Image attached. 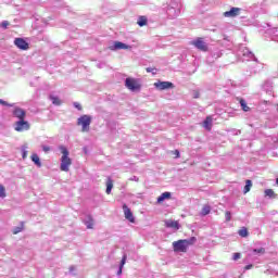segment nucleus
Instances as JSON below:
<instances>
[{
	"label": "nucleus",
	"mask_w": 278,
	"mask_h": 278,
	"mask_svg": "<svg viewBox=\"0 0 278 278\" xmlns=\"http://www.w3.org/2000/svg\"><path fill=\"white\" fill-rule=\"evenodd\" d=\"M210 212H212V206L205 204V205L202 207L201 216H207V214H210Z\"/></svg>",
	"instance_id": "nucleus-21"
},
{
	"label": "nucleus",
	"mask_w": 278,
	"mask_h": 278,
	"mask_svg": "<svg viewBox=\"0 0 278 278\" xmlns=\"http://www.w3.org/2000/svg\"><path fill=\"white\" fill-rule=\"evenodd\" d=\"M238 233L241 238H249V229L247 227L239 229Z\"/></svg>",
	"instance_id": "nucleus-22"
},
{
	"label": "nucleus",
	"mask_w": 278,
	"mask_h": 278,
	"mask_svg": "<svg viewBox=\"0 0 278 278\" xmlns=\"http://www.w3.org/2000/svg\"><path fill=\"white\" fill-rule=\"evenodd\" d=\"M147 23H148L147 16L144 15L139 16L137 21V25H139V27H144Z\"/></svg>",
	"instance_id": "nucleus-18"
},
{
	"label": "nucleus",
	"mask_w": 278,
	"mask_h": 278,
	"mask_svg": "<svg viewBox=\"0 0 278 278\" xmlns=\"http://www.w3.org/2000/svg\"><path fill=\"white\" fill-rule=\"evenodd\" d=\"M111 51H119L121 49L127 50L131 49V46H127L126 43H123L121 41H115L112 47H110Z\"/></svg>",
	"instance_id": "nucleus-11"
},
{
	"label": "nucleus",
	"mask_w": 278,
	"mask_h": 278,
	"mask_svg": "<svg viewBox=\"0 0 278 278\" xmlns=\"http://www.w3.org/2000/svg\"><path fill=\"white\" fill-rule=\"evenodd\" d=\"M170 199V192L166 191L163 192L159 198H157V203H164V201Z\"/></svg>",
	"instance_id": "nucleus-15"
},
{
	"label": "nucleus",
	"mask_w": 278,
	"mask_h": 278,
	"mask_svg": "<svg viewBox=\"0 0 278 278\" xmlns=\"http://www.w3.org/2000/svg\"><path fill=\"white\" fill-rule=\"evenodd\" d=\"M264 194L265 197H269V199H277V193L273 189H266Z\"/></svg>",
	"instance_id": "nucleus-19"
},
{
	"label": "nucleus",
	"mask_w": 278,
	"mask_h": 278,
	"mask_svg": "<svg viewBox=\"0 0 278 278\" xmlns=\"http://www.w3.org/2000/svg\"><path fill=\"white\" fill-rule=\"evenodd\" d=\"M165 227H167L168 229L178 230L179 229V222L173 220V219L166 220L165 222Z\"/></svg>",
	"instance_id": "nucleus-14"
},
{
	"label": "nucleus",
	"mask_w": 278,
	"mask_h": 278,
	"mask_svg": "<svg viewBox=\"0 0 278 278\" xmlns=\"http://www.w3.org/2000/svg\"><path fill=\"white\" fill-rule=\"evenodd\" d=\"M42 149L45 153H49V151H51V148L49 146H43Z\"/></svg>",
	"instance_id": "nucleus-34"
},
{
	"label": "nucleus",
	"mask_w": 278,
	"mask_h": 278,
	"mask_svg": "<svg viewBox=\"0 0 278 278\" xmlns=\"http://www.w3.org/2000/svg\"><path fill=\"white\" fill-rule=\"evenodd\" d=\"M251 268H253V264L247 265V266L244 267V270H251Z\"/></svg>",
	"instance_id": "nucleus-36"
},
{
	"label": "nucleus",
	"mask_w": 278,
	"mask_h": 278,
	"mask_svg": "<svg viewBox=\"0 0 278 278\" xmlns=\"http://www.w3.org/2000/svg\"><path fill=\"white\" fill-rule=\"evenodd\" d=\"M123 211L125 218L129 220V223H136V218H134V213H131V210L129 208V206H127V204L123 205Z\"/></svg>",
	"instance_id": "nucleus-9"
},
{
	"label": "nucleus",
	"mask_w": 278,
	"mask_h": 278,
	"mask_svg": "<svg viewBox=\"0 0 278 278\" xmlns=\"http://www.w3.org/2000/svg\"><path fill=\"white\" fill-rule=\"evenodd\" d=\"M253 253H260L261 255H264V253H266V249L261 248V249H254Z\"/></svg>",
	"instance_id": "nucleus-28"
},
{
	"label": "nucleus",
	"mask_w": 278,
	"mask_h": 278,
	"mask_svg": "<svg viewBox=\"0 0 278 278\" xmlns=\"http://www.w3.org/2000/svg\"><path fill=\"white\" fill-rule=\"evenodd\" d=\"M91 123H92V117H90V115H83L77 119V125L81 127L83 132L90 131Z\"/></svg>",
	"instance_id": "nucleus-3"
},
{
	"label": "nucleus",
	"mask_w": 278,
	"mask_h": 278,
	"mask_svg": "<svg viewBox=\"0 0 278 278\" xmlns=\"http://www.w3.org/2000/svg\"><path fill=\"white\" fill-rule=\"evenodd\" d=\"M31 125H29V122L25 119H20L15 122V131H29Z\"/></svg>",
	"instance_id": "nucleus-6"
},
{
	"label": "nucleus",
	"mask_w": 278,
	"mask_h": 278,
	"mask_svg": "<svg viewBox=\"0 0 278 278\" xmlns=\"http://www.w3.org/2000/svg\"><path fill=\"white\" fill-rule=\"evenodd\" d=\"M87 229H93L94 227V220L92 219V217H89V220L85 223Z\"/></svg>",
	"instance_id": "nucleus-26"
},
{
	"label": "nucleus",
	"mask_w": 278,
	"mask_h": 278,
	"mask_svg": "<svg viewBox=\"0 0 278 278\" xmlns=\"http://www.w3.org/2000/svg\"><path fill=\"white\" fill-rule=\"evenodd\" d=\"M10 26V22L4 21L1 23V27H3V29H8V27Z\"/></svg>",
	"instance_id": "nucleus-32"
},
{
	"label": "nucleus",
	"mask_w": 278,
	"mask_h": 278,
	"mask_svg": "<svg viewBox=\"0 0 278 278\" xmlns=\"http://www.w3.org/2000/svg\"><path fill=\"white\" fill-rule=\"evenodd\" d=\"M13 115L15 118H18V121H25V116H27V112L21 108H15L13 111Z\"/></svg>",
	"instance_id": "nucleus-12"
},
{
	"label": "nucleus",
	"mask_w": 278,
	"mask_h": 278,
	"mask_svg": "<svg viewBox=\"0 0 278 278\" xmlns=\"http://www.w3.org/2000/svg\"><path fill=\"white\" fill-rule=\"evenodd\" d=\"M50 100L52 101L53 105H62V100L55 96H50Z\"/></svg>",
	"instance_id": "nucleus-25"
},
{
	"label": "nucleus",
	"mask_w": 278,
	"mask_h": 278,
	"mask_svg": "<svg viewBox=\"0 0 278 278\" xmlns=\"http://www.w3.org/2000/svg\"><path fill=\"white\" fill-rule=\"evenodd\" d=\"M125 86L128 88V90H131V92H138L142 88V85H140V81L136 78H126Z\"/></svg>",
	"instance_id": "nucleus-4"
},
{
	"label": "nucleus",
	"mask_w": 278,
	"mask_h": 278,
	"mask_svg": "<svg viewBox=\"0 0 278 278\" xmlns=\"http://www.w3.org/2000/svg\"><path fill=\"white\" fill-rule=\"evenodd\" d=\"M31 162H34V164H36V166H38L40 168V166H42V163L40 162V156H38V154H31L30 156Z\"/></svg>",
	"instance_id": "nucleus-17"
},
{
	"label": "nucleus",
	"mask_w": 278,
	"mask_h": 278,
	"mask_svg": "<svg viewBox=\"0 0 278 278\" xmlns=\"http://www.w3.org/2000/svg\"><path fill=\"white\" fill-rule=\"evenodd\" d=\"M74 106H75L77 110H81V104H79V103H77V102L74 103Z\"/></svg>",
	"instance_id": "nucleus-35"
},
{
	"label": "nucleus",
	"mask_w": 278,
	"mask_h": 278,
	"mask_svg": "<svg viewBox=\"0 0 278 278\" xmlns=\"http://www.w3.org/2000/svg\"><path fill=\"white\" fill-rule=\"evenodd\" d=\"M242 257V254H240L239 252H237V253H235L233 255H232V260L235 261V262H238V260H240Z\"/></svg>",
	"instance_id": "nucleus-30"
},
{
	"label": "nucleus",
	"mask_w": 278,
	"mask_h": 278,
	"mask_svg": "<svg viewBox=\"0 0 278 278\" xmlns=\"http://www.w3.org/2000/svg\"><path fill=\"white\" fill-rule=\"evenodd\" d=\"M0 105H7L8 108H12L13 104L8 103L5 100L0 99Z\"/></svg>",
	"instance_id": "nucleus-31"
},
{
	"label": "nucleus",
	"mask_w": 278,
	"mask_h": 278,
	"mask_svg": "<svg viewBox=\"0 0 278 278\" xmlns=\"http://www.w3.org/2000/svg\"><path fill=\"white\" fill-rule=\"evenodd\" d=\"M112 188H114V180L108 178L106 180V194H112Z\"/></svg>",
	"instance_id": "nucleus-16"
},
{
	"label": "nucleus",
	"mask_w": 278,
	"mask_h": 278,
	"mask_svg": "<svg viewBox=\"0 0 278 278\" xmlns=\"http://www.w3.org/2000/svg\"><path fill=\"white\" fill-rule=\"evenodd\" d=\"M15 47L21 49L22 51H27L29 49V43L25 41L23 38H15L14 40Z\"/></svg>",
	"instance_id": "nucleus-7"
},
{
	"label": "nucleus",
	"mask_w": 278,
	"mask_h": 278,
	"mask_svg": "<svg viewBox=\"0 0 278 278\" xmlns=\"http://www.w3.org/2000/svg\"><path fill=\"white\" fill-rule=\"evenodd\" d=\"M154 86L157 88V90H168L170 88H175V85H173L170 81H159L155 83Z\"/></svg>",
	"instance_id": "nucleus-8"
},
{
	"label": "nucleus",
	"mask_w": 278,
	"mask_h": 278,
	"mask_svg": "<svg viewBox=\"0 0 278 278\" xmlns=\"http://www.w3.org/2000/svg\"><path fill=\"white\" fill-rule=\"evenodd\" d=\"M253 186V182L251 180H245V186H244V194H247V192H251V188Z\"/></svg>",
	"instance_id": "nucleus-24"
},
{
	"label": "nucleus",
	"mask_w": 278,
	"mask_h": 278,
	"mask_svg": "<svg viewBox=\"0 0 278 278\" xmlns=\"http://www.w3.org/2000/svg\"><path fill=\"white\" fill-rule=\"evenodd\" d=\"M214 118H212V115L206 116V118L203 122V127L206 129V131H212V123Z\"/></svg>",
	"instance_id": "nucleus-13"
},
{
	"label": "nucleus",
	"mask_w": 278,
	"mask_h": 278,
	"mask_svg": "<svg viewBox=\"0 0 278 278\" xmlns=\"http://www.w3.org/2000/svg\"><path fill=\"white\" fill-rule=\"evenodd\" d=\"M239 103H240L243 112H251V108H249V105H247V101L244 99H240Z\"/></svg>",
	"instance_id": "nucleus-20"
},
{
	"label": "nucleus",
	"mask_w": 278,
	"mask_h": 278,
	"mask_svg": "<svg viewBox=\"0 0 278 278\" xmlns=\"http://www.w3.org/2000/svg\"><path fill=\"white\" fill-rule=\"evenodd\" d=\"M22 157H23V160H25V157H27V151H24V152H23Z\"/></svg>",
	"instance_id": "nucleus-40"
},
{
	"label": "nucleus",
	"mask_w": 278,
	"mask_h": 278,
	"mask_svg": "<svg viewBox=\"0 0 278 278\" xmlns=\"http://www.w3.org/2000/svg\"><path fill=\"white\" fill-rule=\"evenodd\" d=\"M126 262H127V255H124L122 261H121V265L119 266H122V268H123L125 266Z\"/></svg>",
	"instance_id": "nucleus-33"
},
{
	"label": "nucleus",
	"mask_w": 278,
	"mask_h": 278,
	"mask_svg": "<svg viewBox=\"0 0 278 278\" xmlns=\"http://www.w3.org/2000/svg\"><path fill=\"white\" fill-rule=\"evenodd\" d=\"M146 71H147V73H153V71H155V68H153V67H148V68H146Z\"/></svg>",
	"instance_id": "nucleus-37"
},
{
	"label": "nucleus",
	"mask_w": 278,
	"mask_h": 278,
	"mask_svg": "<svg viewBox=\"0 0 278 278\" xmlns=\"http://www.w3.org/2000/svg\"><path fill=\"white\" fill-rule=\"evenodd\" d=\"M117 275H123V266H119V269L117 271Z\"/></svg>",
	"instance_id": "nucleus-39"
},
{
	"label": "nucleus",
	"mask_w": 278,
	"mask_h": 278,
	"mask_svg": "<svg viewBox=\"0 0 278 278\" xmlns=\"http://www.w3.org/2000/svg\"><path fill=\"white\" fill-rule=\"evenodd\" d=\"M5 187H3V185H0V199H5Z\"/></svg>",
	"instance_id": "nucleus-27"
},
{
	"label": "nucleus",
	"mask_w": 278,
	"mask_h": 278,
	"mask_svg": "<svg viewBox=\"0 0 278 278\" xmlns=\"http://www.w3.org/2000/svg\"><path fill=\"white\" fill-rule=\"evenodd\" d=\"M225 218H226V223H229L231 220V212L226 211L225 212Z\"/></svg>",
	"instance_id": "nucleus-29"
},
{
	"label": "nucleus",
	"mask_w": 278,
	"mask_h": 278,
	"mask_svg": "<svg viewBox=\"0 0 278 278\" xmlns=\"http://www.w3.org/2000/svg\"><path fill=\"white\" fill-rule=\"evenodd\" d=\"M240 15V8H231L229 11L224 12L226 18H233Z\"/></svg>",
	"instance_id": "nucleus-10"
},
{
	"label": "nucleus",
	"mask_w": 278,
	"mask_h": 278,
	"mask_svg": "<svg viewBox=\"0 0 278 278\" xmlns=\"http://www.w3.org/2000/svg\"><path fill=\"white\" fill-rule=\"evenodd\" d=\"M197 242V237H192L190 239H184L173 242V249L175 253H187L188 247H192Z\"/></svg>",
	"instance_id": "nucleus-1"
},
{
	"label": "nucleus",
	"mask_w": 278,
	"mask_h": 278,
	"mask_svg": "<svg viewBox=\"0 0 278 278\" xmlns=\"http://www.w3.org/2000/svg\"><path fill=\"white\" fill-rule=\"evenodd\" d=\"M173 153L176 157H179V150H175Z\"/></svg>",
	"instance_id": "nucleus-38"
},
{
	"label": "nucleus",
	"mask_w": 278,
	"mask_h": 278,
	"mask_svg": "<svg viewBox=\"0 0 278 278\" xmlns=\"http://www.w3.org/2000/svg\"><path fill=\"white\" fill-rule=\"evenodd\" d=\"M25 229V223H21V226H17L13 229V235L16 236L17 233H21Z\"/></svg>",
	"instance_id": "nucleus-23"
},
{
	"label": "nucleus",
	"mask_w": 278,
	"mask_h": 278,
	"mask_svg": "<svg viewBox=\"0 0 278 278\" xmlns=\"http://www.w3.org/2000/svg\"><path fill=\"white\" fill-rule=\"evenodd\" d=\"M191 45L195 47L199 51L207 52V43L203 41L202 37H198L195 40L191 41Z\"/></svg>",
	"instance_id": "nucleus-5"
},
{
	"label": "nucleus",
	"mask_w": 278,
	"mask_h": 278,
	"mask_svg": "<svg viewBox=\"0 0 278 278\" xmlns=\"http://www.w3.org/2000/svg\"><path fill=\"white\" fill-rule=\"evenodd\" d=\"M59 149L62 153L60 169L63 173H68V170H71V165L73 164V160L68 157V149H66L64 146H60Z\"/></svg>",
	"instance_id": "nucleus-2"
}]
</instances>
